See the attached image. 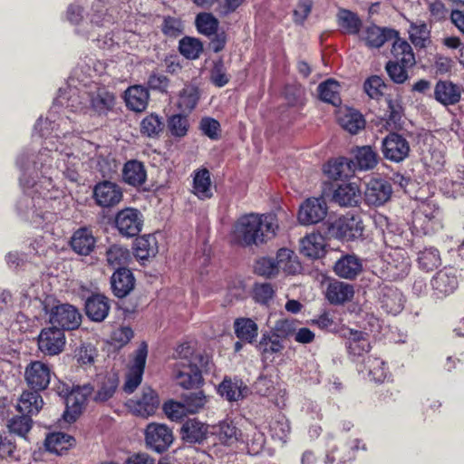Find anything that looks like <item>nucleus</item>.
<instances>
[{
  "mask_svg": "<svg viewBox=\"0 0 464 464\" xmlns=\"http://www.w3.org/2000/svg\"><path fill=\"white\" fill-rule=\"evenodd\" d=\"M16 165L22 172L20 184L24 190L16 204L17 212L31 223L39 225L45 218V208L52 198L49 194L53 187V181L51 179H42L40 173L37 178L28 152H21L17 156Z\"/></svg>",
  "mask_w": 464,
  "mask_h": 464,
  "instance_id": "nucleus-1",
  "label": "nucleus"
},
{
  "mask_svg": "<svg viewBox=\"0 0 464 464\" xmlns=\"http://www.w3.org/2000/svg\"><path fill=\"white\" fill-rule=\"evenodd\" d=\"M55 137L46 139L38 150L34 149H25L22 152L29 153V160L33 165V169L36 176L40 173L42 179H51L54 165L57 169L61 168L58 161H63L64 169H62L63 175L71 181L76 182L79 179L80 159L73 155L72 149L67 144L61 143V146L55 144Z\"/></svg>",
  "mask_w": 464,
  "mask_h": 464,
  "instance_id": "nucleus-2",
  "label": "nucleus"
},
{
  "mask_svg": "<svg viewBox=\"0 0 464 464\" xmlns=\"http://www.w3.org/2000/svg\"><path fill=\"white\" fill-rule=\"evenodd\" d=\"M278 227L274 214H245L233 226L232 241L242 246H258L274 237Z\"/></svg>",
  "mask_w": 464,
  "mask_h": 464,
  "instance_id": "nucleus-3",
  "label": "nucleus"
},
{
  "mask_svg": "<svg viewBox=\"0 0 464 464\" xmlns=\"http://www.w3.org/2000/svg\"><path fill=\"white\" fill-rule=\"evenodd\" d=\"M34 130L40 133V136L46 139L55 137L53 140L55 144L61 146V143L72 144V140L74 138L72 134H80L81 130L76 127L74 120L69 116L59 117L57 120L52 114L44 120L40 118L34 125Z\"/></svg>",
  "mask_w": 464,
  "mask_h": 464,
  "instance_id": "nucleus-4",
  "label": "nucleus"
},
{
  "mask_svg": "<svg viewBox=\"0 0 464 464\" xmlns=\"http://www.w3.org/2000/svg\"><path fill=\"white\" fill-rule=\"evenodd\" d=\"M391 52L393 59L386 63L385 71L394 83L402 84L409 78L408 69L416 63L412 48L407 41L397 40Z\"/></svg>",
  "mask_w": 464,
  "mask_h": 464,
  "instance_id": "nucleus-5",
  "label": "nucleus"
},
{
  "mask_svg": "<svg viewBox=\"0 0 464 464\" xmlns=\"http://www.w3.org/2000/svg\"><path fill=\"white\" fill-rule=\"evenodd\" d=\"M441 218V210L435 201L421 202L413 211L412 227L417 232L430 234L442 227Z\"/></svg>",
  "mask_w": 464,
  "mask_h": 464,
  "instance_id": "nucleus-6",
  "label": "nucleus"
},
{
  "mask_svg": "<svg viewBox=\"0 0 464 464\" xmlns=\"http://www.w3.org/2000/svg\"><path fill=\"white\" fill-rule=\"evenodd\" d=\"M421 161L430 173L442 170L445 164V146L431 133H425L420 141Z\"/></svg>",
  "mask_w": 464,
  "mask_h": 464,
  "instance_id": "nucleus-7",
  "label": "nucleus"
},
{
  "mask_svg": "<svg viewBox=\"0 0 464 464\" xmlns=\"http://www.w3.org/2000/svg\"><path fill=\"white\" fill-rule=\"evenodd\" d=\"M44 311L49 314V322L52 326L71 331L77 329L82 323V314L72 304L58 303L48 309L44 304Z\"/></svg>",
  "mask_w": 464,
  "mask_h": 464,
  "instance_id": "nucleus-8",
  "label": "nucleus"
},
{
  "mask_svg": "<svg viewBox=\"0 0 464 464\" xmlns=\"http://www.w3.org/2000/svg\"><path fill=\"white\" fill-rule=\"evenodd\" d=\"M363 229L364 227L361 216L350 213L340 217L330 227L333 236L343 241L362 237Z\"/></svg>",
  "mask_w": 464,
  "mask_h": 464,
  "instance_id": "nucleus-9",
  "label": "nucleus"
},
{
  "mask_svg": "<svg viewBox=\"0 0 464 464\" xmlns=\"http://www.w3.org/2000/svg\"><path fill=\"white\" fill-rule=\"evenodd\" d=\"M93 387L91 384L72 386L66 399L65 411L63 418L66 422H73L82 413L87 405L89 396L92 393Z\"/></svg>",
  "mask_w": 464,
  "mask_h": 464,
  "instance_id": "nucleus-10",
  "label": "nucleus"
},
{
  "mask_svg": "<svg viewBox=\"0 0 464 464\" xmlns=\"http://www.w3.org/2000/svg\"><path fill=\"white\" fill-rule=\"evenodd\" d=\"M144 436L147 448L157 453L167 451L174 440L171 429L157 422L146 426Z\"/></svg>",
  "mask_w": 464,
  "mask_h": 464,
  "instance_id": "nucleus-11",
  "label": "nucleus"
},
{
  "mask_svg": "<svg viewBox=\"0 0 464 464\" xmlns=\"http://www.w3.org/2000/svg\"><path fill=\"white\" fill-rule=\"evenodd\" d=\"M115 227L122 237H134L142 229L143 216L136 208H126L116 214Z\"/></svg>",
  "mask_w": 464,
  "mask_h": 464,
  "instance_id": "nucleus-12",
  "label": "nucleus"
},
{
  "mask_svg": "<svg viewBox=\"0 0 464 464\" xmlns=\"http://www.w3.org/2000/svg\"><path fill=\"white\" fill-rule=\"evenodd\" d=\"M392 195V187L383 178H372L367 183L363 193L364 202L369 206L381 207L387 203Z\"/></svg>",
  "mask_w": 464,
  "mask_h": 464,
  "instance_id": "nucleus-13",
  "label": "nucleus"
},
{
  "mask_svg": "<svg viewBox=\"0 0 464 464\" xmlns=\"http://www.w3.org/2000/svg\"><path fill=\"white\" fill-rule=\"evenodd\" d=\"M411 151L409 141L397 132L389 133L382 140L383 157L392 162H401L409 157Z\"/></svg>",
  "mask_w": 464,
  "mask_h": 464,
  "instance_id": "nucleus-14",
  "label": "nucleus"
},
{
  "mask_svg": "<svg viewBox=\"0 0 464 464\" xmlns=\"http://www.w3.org/2000/svg\"><path fill=\"white\" fill-rule=\"evenodd\" d=\"M122 198L121 188L109 180L100 181L92 188V198L95 204L102 208H111L117 206Z\"/></svg>",
  "mask_w": 464,
  "mask_h": 464,
  "instance_id": "nucleus-15",
  "label": "nucleus"
},
{
  "mask_svg": "<svg viewBox=\"0 0 464 464\" xmlns=\"http://www.w3.org/2000/svg\"><path fill=\"white\" fill-rule=\"evenodd\" d=\"M39 350L45 355H56L63 352L65 335L63 329L55 326L42 329L37 339Z\"/></svg>",
  "mask_w": 464,
  "mask_h": 464,
  "instance_id": "nucleus-16",
  "label": "nucleus"
},
{
  "mask_svg": "<svg viewBox=\"0 0 464 464\" xmlns=\"http://www.w3.org/2000/svg\"><path fill=\"white\" fill-rule=\"evenodd\" d=\"M147 355L148 345L145 342H142L135 351L133 363L130 368L123 385V391L126 393H132L140 384L145 369Z\"/></svg>",
  "mask_w": 464,
  "mask_h": 464,
  "instance_id": "nucleus-17",
  "label": "nucleus"
},
{
  "mask_svg": "<svg viewBox=\"0 0 464 464\" xmlns=\"http://www.w3.org/2000/svg\"><path fill=\"white\" fill-rule=\"evenodd\" d=\"M130 411L140 417H148L155 413L160 406V399L157 392L150 387H143L141 395L135 399H130L126 402Z\"/></svg>",
  "mask_w": 464,
  "mask_h": 464,
  "instance_id": "nucleus-18",
  "label": "nucleus"
},
{
  "mask_svg": "<svg viewBox=\"0 0 464 464\" xmlns=\"http://www.w3.org/2000/svg\"><path fill=\"white\" fill-rule=\"evenodd\" d=\"M433 295L442 298L452 294L459 285L458 271L454 267H444L430 280Z\"/></svg>",
  "mask_w": 464,
  "mask_h": 464,
  "instance_id": "nucleus-19",
  "label": "nucleus"
},
{
  "mask_svg": "<svg viewBox=\"0 0 464 464\" xmlns=\"http://www.w3.org/2000/svg\"><path fill=\"white\" fill-rule=\"evenodd\" d=\"M173 372L178 385L186 390L197 388L203 382L197 362H177Z\"/></svg>",
  "mask_w": 464,
  "mask_h": 464,
  "instance_id": "nucleus-20",
  "label": "nucleus"
},
{
  "mask_svg": "<svg viewBox=\"0 0 464 464\" xmlns=\"http://www.w3.org/2000/svg\"><path fill=\"white\" fill-rule=\"evenodd\" d=\"M24 378L27 385L35 392L45 390L51 381L49 365L40 362H31L25 368Z\"/></svg>",
  "mask_w": 464,
  "mask_h": 464,
  "instance_id": "nucleus-21",
  "label": "nucleus"
},
{
  "mask_svg": "<svg viewBox=\"0 0 464 464\" xmlns=\"http://www.w3.org/2000/svg\"><path fill=\"white\" fill-rule=\"evenodd\" d=\"M326 214L327 206L324 199L308 198L299 208L298 221L302 225L317 224L324 219Z\"/></svg>",
  "mask_w": 464,
  "mask_h": 464,
  "instance_id": "nucleus-22",
  "label": "nucleus"
},
{
  "mask_svg": "<svg viewBox=\"0 0 464 464\" xmlns=\"http://www.w3.org/2000/svg\"><path fill=\"white\" fill-rule=\"evenodd\" d=\"M378 298L382 309L387 314L396 315L400 314L404 307L405 298L402 293L392 285H379Z\"/></svg>",
  "mask_w": 464,
  "mask_h": 464,
  "instance_id": "nucleus-23",
  "label": "nucleus"
},
{
  "mask_svg": "<svg viewBox=\"0 0 464 464\" xmlns=\"http://www.w3.org/2000/svg\"><path fill=\"white\" fill-rule=\"evenodd\" d=\"M260 353L261 362L265 366L275 361L276 355L280 354L285 349L284 343L273 335L269 331L262 333L256 345Z\"/></svg>",
  "mask_w": 464,
  "mask_h": 464,
  "instance_id": "nucleus-24",
  "label": "nucleus"
},
{
  "mask_svg": "<svg viewBox=\"0 0 464 464\" xmlns=\"http://www.w3.org/2000/svg\"><path fill=\"white\" fill-rule=\"evenodd\" d=\"M340 336L346 340L345 346L351 355L359 357L370 351L368 334L362 331L343 327Z\"/></svg>",
  "mask_w": 464,
  "mask_h": 464,
  "instance_id": "nucleus-25",
  "label": "nucleus"
},
{
  "mask_svg": "<svg viewBox=\"0 0 464 464\" xmlns=\"http://www.w3.org/2000/svg\"><path fill=\"white\" fill-rule=\"evenodd\" d=\"M353 157L350 160L353 172L373 169L379 162L377 151L369 145L356 147L353 150Z\"/></svg>",
  "mask_w": 464,
  "mask_h": 464,
  "instance_id": "nucleus-26",
  "label": "nucleus"
},
{
  "mask_svg": "<svg viewBox=\"0 0 464 464\" xmlns=\"http://www.w3.org/2000/svg\"><path fill=\"white\" fill-rule=\"evenodd\" d=\"M84 309L91 321L102 323L109 314L111 301L103 295L92 294L85 300Z\"/></svg>",
  "mask_w": 464,
  "mask_h": 464,
  "instance_id": "nucleus-27",
  "label": "nucleus"
},
{
  "mask_svg": "<svg viewBox=\"0 0 464 464\" xmlns=\"http://www.w3.org/2000/svg\"><path fill=\"white\" fill-rule=\"evenodd\" d=\"M362 39L371 48H380L388 41L401 40L398 31L390 28H381L377 25L368 26L362 33Z\"/></svg>",
  "mask_w": 464,
  "mask_h": 464,
  "instance_id": "nucleus-28",
  "label": "nucleus"
},
{
  "mask_svg": "<svg viewBox=\"0 0 464 464\" xmlns=\"http://www.w3.org/2000/svg\"><path fill=\"white\" fill-rule=\"evenodd\" d=\"M361 199V189L357 183H343L332 193L331 200L341 207H355Z\"/></svg>",
  "mask_w": 464,
  "mask_h": 464,
  "instance_id": "nucleus-29",
  "label": "nucleus"
},
{
  "mask_svg": "<svg viewBox=\"0 0 464 464\" xmlns=\"http://www.w3.org/2000/svg\"><path fill=\"white\" fill-rule=\"evenodd\" d=\"M88 96L92 109L98 114H106L112 109L115 102L113 93L98 84L91 88Z\"/></svg>",
  "mask_w": 464,
  "mask_h": 464,
  "instance_id": "nucleus-30",
  "label": "nucleus"
},
{
  "mask_svg": "<svg viewBox=\"0 0 464 464\" xmlns=\"http://www.w3.org/2000/svg\"><path fill=\"white\" fill-rule=\"evenodd\" d=\"M462 87L450 81L440 80L434 88V98L442 105H455L461 98Z\"/></svg>",
  "mask_w": 464,
  "mask_h": 464,
  "instance_id": "nucleus-31",
  "label": "nucleus"
},
{
  "mask_svg": "<svg viewBox=\"0 0 464 464\" xmlns=\"http://www.w3.org/2000/svg\"><path fill=\"white\" fill-rule=\"evenodd\" d=\"M411 269V261L403 249H393L387 258V270L393 279L405 277Z\"/></svg>",
  "mask_w": 464,
  "mask_h": 464,
  "instance_id": "nucleus-32",
  "label": "nucleus"
},
{
  "mask_svg": "<svg viewBox=\"0 0 464 464\" xmlns=\"http://www.w3.org/2000/svg\"><path fill=\"white\" fill-rule=\"evenodd\" d=\"M353 295V286L339 280L330 281L325 289V298L332 304H343L349 302Z\"/></svg>",
  "mask_w": 464,
  "mask_h": 464,
  "instance_id": "nucleus-33",
  "label": "nucleus"
},
{
  "mask_svg": "<svg viewBox=\"0 0 464 464\" xmlns=\"http://www.w3.org/2000/svg\"><path fill=\"white\" fill-rule=\"evenodd\" d=\"M134 285L133 274L127 268H117L111 277L112 293L119 298L128 295L133 289Z\"/></svg>",
  "mask_w": 464,
  "mask_h": 464,
  "instance_id": "nucleus-34",
  "label": "nucleus"
},
{
  "mask_svg": "<svg viewBox=\"0 0 464 464\" xmlns=\"http://www.w3.org/2000/svg\"><path fill=\"white\" fill-rule=\"evenodd\" d=\"M334 271L339 277L352 280L362 271V263L355 255L347 254L335 262Z\"/></svg>",
  "mask_w": 464,
  "mask_h": 464,
  "instance_id": "nucleus-35",
  "label": "nucleus"
},
{
  "mask_svg": "<svg viewBox=\"0 0 464 464\" xmlns=\"http://www.w3.org/2000/svg\"><path fill=\"white\" fill-rule=\"evenodd\" d=\"M300 253L311 259H318L325 254V239L320 233H312L300 240Z\"/></svg>",
  "mask_w": 464,
  "mask_h": 464,
  "instance_id": "nucleus-36",
  "label": "nucleus"
},
{
  "mask_svg": "<svg viewBox=\"0 0 464 464\" xmlns=\"http://www.w3.org/2000/svg\"><path fill=\"white\" fill-rule=\"evenodd\" d=\"M124 100L127 107L137 112L146 110L150 100V93L143 85L130 86L124 92Z\"/></svg>",
  "mask_w": 464,
  "mask_h": 464,
  "instance_id": "nucleus-37",
  "label": "nucleus"
},
{
  "mask_svg": "<svg viewBox=\"0 0 464 464\" xmlns=\"http://www.w3.org/2000/svg\"><path fill=\"white\" fill-rule=\"evenodd\" d=\"M114 6L93 0L88 14L91 27H105L114 22Z\"/></svg>",
  "mask_w": 464,
  "mask_h": 464,
  "instance_id": "nucleus-38",
  "label": "nucleus"
},
{
  "mask_svg": "<svg viewBox=\"0 0 464 464\" xmlns=\"http://www.w3.org/2000/svg\"><path fill=\"white\" fill-rule=\"evenodd\" d=\"M208 434V426L197 419H188L180 428L181 439L187 443H201Z\"/></svg>",
  "mask_w": 464,
  "mask_h": 464,
  "instance_id": "nucleus-39",
  "label": "nucleus"
},
{
  "mask_svg": "<svg viewBox=\"0 0 464 464\" xmlns=\"http://www.w3.org/2000/svg\"><path fill=\"white\" fill-rule=\"evenodd\" d=\"M96 244V239L92 231L86 227L79 228L71 237L70 245L72 250L81 256L90 255Z\"/></svg>",
  "mask_w": 464,
  "mask_h": 464,
  "instance_id": "nucleus-40",
  "label": "nucleus"
},
{
  "mask_svg": "<svg viewBox=\"0 0 464 464\" xmlns=\"http://www.w3.org/2000/svg\"><path fill=\"white\" fill-rule=\"evenodd\" d=\"M122 179L132 187L143 185L147 179V171L144 164L137 160H128L122 169Z\"/></svg>",
  "mask_w": 464,
  "mask_h": 464,
  "instance_id": "nucleus-41",
  "label": "nucleus"
},
{
  "mask_svg": "<svg viewBox=\"0 0 464 464\" xmlns=\"http://www.w3.org/2000/svg\"><path fill=\"white\" fill-rule=\"evenodd\" d=\"M324 173L331 179H347L354 174L350 160L341 157L330 160L324 165Z\"/></svg>",
  "mask_w": 464,
  "mask_h": 464,
  "instance_id": "nucleus-42",
  "label": "nucleus"
},
{
  "mask_svg": "<svg viewBox=\"0 0 464 464\" xmlns=\"http://www.w3.org/2000/svg\"><path fill=\"white\" fill-rule=\"evenodd\" d=\"M212 434L217 440L215 446L218 443L231 446L238 440L240 431L232 421L224 420L213 427Z\"/></svg>",
  "mask_w": 464,
  "mask_h": 464,
  "instance_id": "nucleus-43",
  "label": "nucleus"
},
{
  "mask_svg": "<svg viewBox=\"0 0 464 464\" xmlns=\"http://www.w3.org/2000/svg\"><path fill=\"white\" fill-rule=\"evenodd\" d=\"M218 392L227 401H235L246 397L248 388L241 379L235 378L231 380L225 378L218 386Z\"/></svg>",
  "mask_w": 464,
  "mask_h": 464,
  "instance_id": "nucleus-44",
  "label": "nucleus"
},
{
  "mask_svg": "<svg viewBox=\"0 0 464 464\" xmlns=\"http://www.w3.org/2000/svg\"><path fill=\"white\" fill-rule=\"evenodd\" d=\"M44 401L39 392H24L17 403V411L24 415L32 417L43 408Z\"/></svg>",
  "mask_w": 464,
  "mask_h": 464,
  "instance_id": "nucleus-45",
  "label": "nucleus"
},
{
  "mask_svg": "<svg viewBox=\"0 0 464 464\" xmlns=\"http://www.w3.org/2000/svg\"><path fill=\"white\" fill-rule=\"evenodd\" d=\"M133 249L135 257L141 261L154 257L159 251L155 236L149 234L136 238Z\"/></svg>",
  "mask_w": 464,
  "mask_h": 464,
  "instance_id": "nucleus-46",
  "label": "nucleus"
},
{
  "mask_svg": "<svg viewBox=\"0 0 464 464\" xmlns=\"http://www.w3.org/2000/svg\"><path fill=\"white\" fill-rule=\"evenodd\" d=\"M75 444V439L63 432H54L45 439V448L48 451L63 455Z\"/></svg>",
  "mask_w": 464,
  "mask_h": 464,
  "instance_id": "nucleus-47",
  "label": "nucleus"
},
{
  "mask_svg": "<svg viewBox=\"0 0 464 464\" xmlns=\"http://www.w3.org/2000/svg\"><path fill=\"white\" fill-rule=\"evenodd\" d=\"M234 330L237 337L241 341L252 343L258 335L256 323L246 317H240L234 322Z\"/></svg>",
  "mask_w": 464,
  "mask_h": 464,
  "instance_id": "nucleus-48",
  "label": "nucleus"
},
{
  "mask_svg": "<svg viewBox=\"0 0 464 464\" xmlns=\"http://www.w3.org/2000/svg\"><path fill=\"white\" fill-rule=\"evenodd\" d=\"M119 385V378L115 373H109L103 376L98 386V390L93 397L96 402H104L111 399Z\"/></svg>",
  "mask_w": 464,
  "mask_h": 464,
  "instance_id": "nucleus-49",
  "label": "nucleus"
},
{
  "mask_svg": "<svg viewBox=\"0 0 464 464\" xmlns=\"http://www.w3.org/2000/svg\"><path fill=\"white\" fill-rule=\"evenodd\" d=\"M199 96V90L197 86L192 84L185 85L179 94V109L185 113L191 112L196 108Z\"/></svg>",
  "mask_w": 464,
  "mask_h": 464,
  "instance_id": "nucleus-50",
  "label": "nucleus"
},
{
  "mask_svg": "<svg viewBox=\"0 0 464 464\" xmlns=\"http://www.w3.org/2000/svg\"><path fill=\"white\" fill-rule=\"evenodd\" d=\"M337 24L342 32L348 34H357L362 26V21L357 14L343 8L337 13Z\"/></svg>",
  "mask_w": 464,
  "mask_h": 464,
  "instance_id": "nucleus-51",
  "label": "nucleus"
},
{
  "mask_svg": "<svg viewBox=\"0 0 464 464\" xmlns=\"http://www.w3.org/2000/svg\"><path fill=\"white\" fill-rule=\"evenodd\" d=\"M338 121L341 127L351 134H357L359 130L365 127V120L356 111H347L341 113Z\"/></svg>",
  "mask_w": 464,
  "mask_h": 464,
  "instance_id": "nucleus-52",
  "label": "nucleus"
},
{
  "mask_svg": "<svg viewBox=\"0 0 464 464\" xmlns=\"http://www.w3.org/2000/svg\"><path fill=\"white\" fill-rule=\"evenodd\" d=\"M210 173L207 169H200L195 173L193 179V189L195 195L204 200L212 197Z\"/></svg>",
  "mask_w": 464,
  "mask_h": 464,
  "instance_id": "nucleus-53",
  "label": "nucleus"
},
{
  "mask_svg": "<svg viewBox=\"0 0 464 464\" xmlns=\"http://www.w3.org/2000/svg\"><path fill=\"white\" fill-rule=\"evenodd\" d=\"M105 255L108 265L116 269L125 268L124 266L131 259L129 249L121 245L109 246Z\"/></svg>",
  "mask_w": 464,
  "mask_h": 464,
  "instance_id": "nucleus-54",
  "label": "nucleus"
},
{
  "mask_svg": "<svg viewBox=\"0 0 464 464\" xmlns=\"http://www.w3.org/2000/svg\"><path fill=\"white\" fill-rule=\"evenodd\" d=\"M195 25L200 34L211 37L218 30L219 22L213 14L202 12L196 15Z\"/></svg>",
  "mask_w": 464,
  "mask_h": 464,
  "instance_id": "nucleus-55",
  "label": "nucleus"
},
{
  "mask_svg": "<svg viewBox=\"0 0 464 464\" xmlns=\"http://www.w3.org/2000/svg\"><path fill=\"white\" fill-rule=\"evenodd\" d=\"M417 262L420 269L427 272L431 271L441 263L440 252L433 246L425 247L419 251Z\"/></svg>",
  "mask_w": 464,
  "mask_h": 464,
  "instance_id": "nucleus-56",
  "label": "nucleus"
},
{
  "mask_svg": "<svg viewBox=\"0 0 464 464\" xmlns=\"http://www.w3.org/2000/svg\"><path fill=\"white\" fill-rule=\"evenodd\" d=\"M339 88V83L332 79L320 83L318 86L320 99L334 106L339 105L341 103Z\"/></svg>",
  "mask_w": 464,
  "mask_h": 464,
  "instance_id": "nucleus-57",
  "label": "nucleus"
},
{
  "mask_svg": "<svg viewBox=\"0 0 464 464\" xmlns=\"http://www.w3.org/2000/svg\"><path fill=\"white\" fill-rule=\"evenodd\" d=\"M179 51L187 59L196 60L203 52V44L198 38L185 36L179 40Z\"/></svg>",
  "mask_w": 464,
  "mask_h": 464,
  "instance_id": "nucleus-58",
  "label": "nucleus"
},
{
  "mask_svg": "<svg viewBox=\"0 0 464 464\" xmlns=\"http://www.w3.org/2000/svg\"><path fill=\"white\" fill-rule=\"evenodd\" d=\"M164 123L162 119L155 114L151 113L146 116L140 122V132L142 135L149 138H158L162 132Z\"/></svg>",
  "mask_w": 464,
  "mask_h": 464,
  "instance_id": "nucleus-59",
  "label": "nucleus"
},
{
  "mask_svg": "<svg viewBox=\"0 0 464 464\" xmlns=\"http://www.w3.org/2000/svg\"><path fill=\"white\" fill-rule=\"evenodd\" d=\"M7 429L10 433L21 438H26L33 426V420L27 415L14 416L7 420Z\"/></svg>",
  "mask_w": 464,
  "mask_h": 464,
  "instance_id": "nucleus-60",
  "label": "nucleus"
},
{
  "mask_svg": "<svg viewBox=\"0 0 464 464\" xmlns=\"http://www.w3.org/2000/svg\"><path fill=\"white\" fill-rule=\"evenodd\" d=\"M364 368L368 370L369 375L376 382H382L387 377L388 368L385 362L378 357L368 356L364 360Z\"/></svg>",
  "mask_w": 464,
  "mask_h": 464,
  "instance_id": "nucleus-61",
  "label": "nucleus"
},
{
  "mask_svg": "<svg viewBox=\"0 0 464 464\" xmlns=\"http://www.w3.org/2000/svg\"><path fill=\"white\" fill-rule=\"evenodd\" d=\"M230 75L222 58L213 62V66L209 72L210 82L218 88L224 87L230 81Z\"/></svg>",
  "mask_w": 464,
  "mask_h": 464,
  "instance_id": "nucleus-62",
  "label": "nucleus"
},
{
  "mask_svg": "<svg viewBox=\"0 0 464 464\" xmlns=\"http://www.w3.org/2000/svg\"><path fill=\"white\" fill-rule=\"evenodd\" d=\"M181 401L188 413H197L204 408L207 397L202 391L188 392L182 395Z\"/></svg>",
  "mask_w": 464,
  "mask_h": 464,
  "instance_id": "nucleus-63",
  "label": "nucleus"
},
{
  "mask_svg": "<svg viewBox=\"0 0 464 464\" xmlns=\"http://www.w3.org/2000/svg\"><path fill=\"white\" fill-rule=\"evenodd\" d=\"M271 436L283 440L290 432V425L286 417L281 413L276 415L269 423Z\"/></svg>",
  "mask_w": 464,
  "mask_h": 464,
  "instance_id": "nucleus-64",
  "label": "nucleus"
}]
</instances>
